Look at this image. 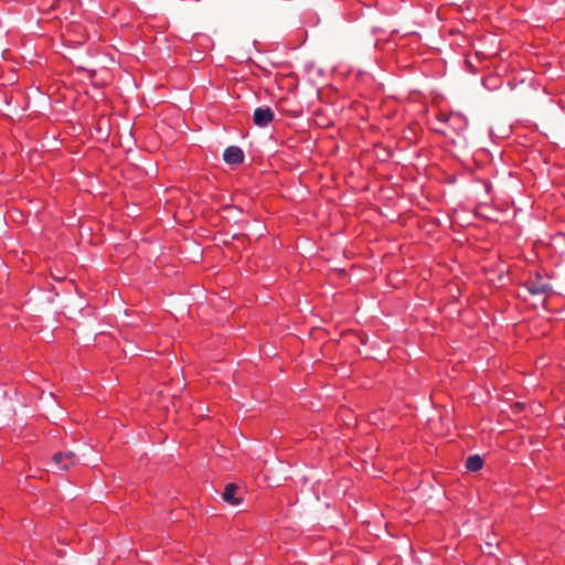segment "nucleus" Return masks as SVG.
<instances>
[{"label": "nucleus", "instance_id": "1", "mask_svg": "<svg viewBox=\"0 0 565 565\" xmlns=\"http://www.w3.org/2000/svg\"><path fill=\"white\" fill-rule=\"evenodd\" d=\"M78 462V456L72 450L58 451L53 455L51 468L54 471H67Z\"/></svg>", "mask_w": 565, "mask_h": 565}, {"label": "nucleus", "instance_id": "2", "mask_svg": "<svg viewBox=\"0 0 565 565\" xmlns=\"http://www.w3.org/2000/svg\"><path fill=\"white\" fill-rule=\"evenodd\" d=\"M527 290L532 295H545L552 291V285L539 274L527 281Z\"/></svg>", "mask_w": 565, "mask_h": 565}, {"label": "nucleus", "instance_id": "3", "mask_svg": "<svg viewBox=\"0 0 565 565\" xmlns=\"http://www.w3.org/2000/svg\"><path fill=\"white\" fill-rule=\"evenodd\" d=\"M274 119V113L269 107H258L254 110L253 120L258 127H266Z\"/></svg>", "mask_w": 565, "mask_h": 565}, {"label": "nucleus", "instance_id": "4", "mask_svg": "<svg viewBox=\"0 0 565 565\" xmlns=\"http://www.w3.org/2000/svg\"><path fill=\"white\" fill-rule=\"evenodd\" d=\"M223 159L228 164H239L244 160L243 150L237 146H230L224 150Z\"/></svg>", "mask_w": 565, "mask_h": 565}, {"label": "nucleus", "instance_id": "5", "mask_svg": "<svg viewBox=\"0 0 565 565\" xmlns=\"http://www.w3.org/2000/svg\"><path fill=\"white\" fill-rule=\"evenodd\" d=\"M238 489V486L235 483L226 484L222 494L223 500L232 505L239 504L242 502V498L236 495Z\"/></svg>", "mask_w": 565, "mask_h": 565}, {"label": "nucleus", "instance_id": "6", "mask_svg": "<svg viewBox=\"0 0 565 565\" xmlns=\"http://www.w3.org/2000/svg\"><path fill=\"white\" fill-rule=\"evenodd\" d=\"M465 466L469 471H479L483 466V460L479 455L469 456Z\"/></svg>", "mask_w": 565, "mask_h": 565}, {"label": "nucleus", "instance_id": "7", "mask_svg": "<svg viewBox=\"0 0 565 565\" xmlns=\"http://www.w3.org/2000/svg\"><path fill=\"white\" fill-rule=\"evenodd\" d=\"M499 543L497 541H487L486 542V551L488 554H492V548L497 546Z\"/></svg>", "mask_w": 565, "mask_h": 565}, {"label": "nucleus", "instance_id": "8", "mask_svg": "<svg viewBox=\"0 0 565 565\" xmlns=\"http://www.w3.org/2000/svg\"><path fill=\"white\" fill-rule=\"evenodd\" d=\"M355 113H358V114H359V116L361 117V119H363V120L365 119V113H366V109H365V107H364V106H358V105L355 104Z\"/></svg>", "mask_w": 565, "mask_h": 565}, {"label": "nucleus", "instance_id": "9", "mask_svg": "<svg viewBox=\"0 0 565 565\" xmlns=\"http://www.w3.org/2000/svg\"><path fill=\"white\" fill-rule=\"evenodd\" d=\"M359 338L361 339V342H362V343H365V340H366V337H365V335H359Z\"/></svg>", "mask_w": 565, "mask_h": 565}]
</instances>
